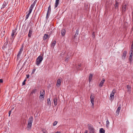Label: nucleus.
Instances as JSON below:
<instances>
[{
	"label": "nucleus",
	"instance_id": "f257e3e1",
	"mask_svg": "<svg viewBox=\"0 0 133 133\" xmlns=\"http://www.w3.org/2000/svg\"><path fill=\"white\" fill-rule=\"evenodd\" d=\"M36 2V1H35L31 5V6L30 7L29 12L26 16V19H27L28 18L29 16L32 11L33 8L35 5Z\"/></svg>",
	"mask_w": 133,
	"mask_h": 133
},
{
	"label": "nucleus",
	"instance_id": "f03ea898",
	"mask_svg": "<svg viewBox=\"0 0 133 133\" xmlns=\"http://www.w3.org/2000/svg\"><path fill=\"white\" fill-rule=\"evenodd\" d=\"M43 59V58L42 56H39L37 58L36 64L37 65H39L41 63Z\"/></svg>",
	"mask_w": 133,
	"mask_h": 133
},
{
	"label": "nucleus",
	"instance_id": "7ed1b4c3",
	"mask_svg": "<svg viewBox=\"0 0 133 133\" xmlns=\"http://www.w3.org/2000/svg\"><path fill=\"white\" fill-rule=\"evenodd\" d=\"M116 92V90L115 89H114L112 91V92L110 96V99L111 100V101H112L114 99V96L115 95V93Z\"/></svg>",
	"mask_w": 133,
	"mask_h": 133
},
{
	"label": "nucleus",
	"instance_id": "20e7f679",
	"mask_svg": "<svg viewBox=\"0 0 133 133\" xmlns=\"http://www.w3.org/2000/svg\"><path fill=\"white\" fill-rule=\"evenodd\" d=\"M91 101L92 103L91 107L92 108L94 107V96L92 95H91L90 96Z\"/></svg>",
	"mask_w": 133,
	"mask_h": 133
},
{
	"label": "nucleus",
	"instance_id": "39448f33",
	"mask_svg": "<svg viewBox=\"0 0 133 133\" xmlns=\"http://www.w3.org/2000/svg\"><path fill=\"white\" fill-rule=\"evenodd\" d=\"M40 95L39 96L40 98H43L44 97L45 91L43 90H42L40 92Z\"/></svg>",
	"mask_w": 133,
	"mask_h": 133
},
{
	"label": "nucleus",
	"instance_id": "423d86ee",
	"mask_svg": "<svg viewBox=\"0 0 133 133\" xmlns=\"http://www.w3.org/2000/svg\"><path fill=\"white\" fill-rule=\"evenodd\" d=\"M88 128L89 130V133H95V129L92 127L90 126Z\"/></svg>",
	"mask_w": 133,
	"mask_h": 133
},
{
	"label": "nucleus",
	"instance_id": "0eeeda50",
	"mask_svg": "<svg viewBox=\"0 0 133 133\" xmlns=\"http://www.w3.org/2000/svg\"><path fill=\"white\" fill-rule=\"evenodd\" d=\"M23 47H21L19 51L18 55H17V59H18L20 58L21 55V54L23 50Z\"/></svg>",
	"mask_w": 133,
	"mask_h": 133
},
{
	"label": "nucleus",
	"instance_id": "6e6552de",
	"mask_svg": "<svg viewBox=\"0 0 133 133\" xmlns=\"http://www.w3.org/2000/svg\"><path fill=\"white\" fill-rule=\"evenodd\" d=\"M33 121V118L32 117H30L29 118L28 125H31Z\"/></svg>",
	"mask_w": 133,
	"mask_h": 133
},
{
	"label": "nucleus",
	"instance_id": "1a4fd4ad",
	"mask_svg": "<svg viewBox=\"0 0 133 133\" xmlns=\"http://www.w3.org/2000/svg\"><path fill=\"white\" fill-rule=\"evenodd\" d=\"M51 11V5L50 4L48 8V10L46 14V17H48V15L50 14V12Z\"/></svg>",
	"mask_w": 133,
	"mask_h": 133
},
{
	"label": "nucleus",
	"instance_id": "9d476101",
	"mask_svg": "<svg viewBox=\"0 0 133 133\" xmlns=\"http://www.w3.org/2000/svg\"><path fill=\"white\" fill-rule=\"evenodd\" d=\"M33 31V29L32 28L30 29L29 33L28 34V36L29 37H31Z\"/></svg>",
	"mask_w": 133,
	"mask_h": 133
},
{
	"label": "nucleus",
	"instance_id": "9b49d317",
	"mask_svg": "<svg viewBox=\"0 0 133 133\" xmlns=\"http://www.w3.org/2000/svg\"><path fill=\"white\" fill-rule=\"evenodd\" d=\"M131 87L129 85H127V91L129 94H130L131 92Z\"/></svg>",
	"mask_w": 133,
	"mask_h": 133
},
{
	"label": "nucleus",
	"instance_id": "f8f14e48",
	"mask_svg": "<svg viewBox=\"0 0 133 133\" xmlns=\"http://www.w3.org/2000/svg\"><path fill=\"white\" fill-rule=\"evenodd\" d=\"M120 1L119 0H116V3L115 5V6L116 9L117 8L119 3H120Z\"/></svg>",
	"mask_w": 133,
	"mask_h": 133
},
{
	"label": "nucleus",
	"instance_id": "ddd939ff",
	"mask_svg": "<svg viewBox=\"0 0 133 133\" xmlns=\"http://www.w3.org/2000/svg\"><path fill=\"white\" fill-rule=\"evenodd\" d=\"M105 81V79L104 78H103L99 84V87H102L103 86Z\"/></svg>",
	"mask_w": 133,
	"mask_h": 133
},
{
	"label": "nucleus",
	"instance_id": "4468645a",
	"mask_svg": "<svg viewBox=\"0 0 133 133\" xmlns=\"http://www.w3.org/2000/svg\"><path fill=\"white\" fill-rule=\"evenodd\" d=\"M133 53H130V55L129 58V61H130V63H131V62H132V56Z\"/></svg>",
	"mask_w": 133,
	"mask_h": 133
},
{
	"label": "nucleus",
	"instance_id": "2eb2a0df",
	"mask_svg": "<svg viewBox=\"0 0 133 133\" xmlns=\"http://www.w3.org/2000/svg\"><path fill=\"white\" fill-rule=\"evenodd\" d=\"M57 97H55L54 98L53 101L54 104L55 106H56L57 104Z\"/></svg>",
	"mask_w": 133,
	"mask_h": 133
},
{
	"label": "nucleus",
	"instance_id": "dca6fc26",
	"mask_svg": "<svg viewBox=\"0 0 133 133\" xmlns=\"http://www.w3.org/2000/svg\"><path fill=\"white\" fill-rule=\"evenodd\" d=\"M61 81L60 79H58L57 81L56 85H57V87H59L61 85Z\"/></svg>",
	"mask_w": 133,
	"mask_h": 133
},
{
	"label": "nucleus",
	"instance_id": "f3484780",
	"mask_svg": "<svg viewBox=\"0 0 133 133\" xmlns=\"http://www.w3.org/2000/svg\"><path fill=\"white\" fill-rule=\"evenodd\" d=\"M121 109V107H118L116 111V115H118L119 114V112L120 111V110Z\"/></svg>",
	"mask_w": 133,
	"mask_h": 133
},
{
	"label": "nucleus",
	"instance_id": "a211bd4d",
	"mask_svg": "<svg viewBox=\"0 0 133 133\" xmlns=\"http://www.w3.org/2000/svg\"><path fill=\"white\" fill-rule=\"evenodd\" d=\"M59 0H56L55 3V8H57L59 4Z\"/></svg>",
	"mask_w": 133,
	"mask_h": 133
},
{
	"label": "nucleus",
	"instance_id": "6ab92c4d",
	"mask_svg": "<svg viewBox=\"0 0 133 133\" xmlns=\"http://www.w3.org/2000/svg\"><path fill=\"white\" fill-rule=\"evenodd\" d=\"M66 31L64 29H62L61 31V34L62 36H64L65 34Z\"/></svg>",
	"mask_w": 133,
	"mask_h": 133
},
{
	"label": "nucleus",
	"instance_id": "aec40b11",
	"mask_svg": "<svg viewBox=\"0 0 133 133\" xmlns=\"http://www.w3.org/2000/svg\"><path fill=\"white\" fill-rule=\"evenodd\" d=\"M127 5H123L122 9V11L123 12H124L127 9Z\"/></svg>",
	"mask_w": 133,
	"mask_h": 133
},
{
	"label": "nucleus",
	"instance_id": "412c9836",
	"mask_svg": "<svg viewBox=\"0 0 133 133\" xmlns=\"http://www.w3.org/2000/svg\"><path fill=\"white\" fill-rule=\"evenodd\" d=\"M127 53V52L126 51H125L123 52V55L122 56V58H125V57L126 56Z\"/></svg>",
	"mask_w": 133,
	"mask_h": 133
},
{
	"label": "nucleus",
	"instance_id": "4be33fe9",
	"mask_svg": "<svg viewBox=\"0 0 133 133\" xmlns=\"http://www.w3.org/2000/svg\"><path fill=\"white\" fill-rule=\"evenodd\" d=\"M49 38V36L48 35L45 34L43 37V40H45L47 38Z\"/></svg>",
	"mask_w": 133,
	"mask_h": 133
},
{
	"label": "nucleus",
	"instance_id": "5701e85b",
	"mask_svg": "<svg viewBox=\"0 0 133 133\" xmlns=\"http://www.w3.org/2000/svg\"><path fill=\"white\" fill-rule=\"evenodd\" d=\"M93 77V75L91 74H90L89 77V82L91 81Z\"/></svg>",
	"mask_w": 133,
	"mask_h": 133
},
{
	"label": "nucleus",
	"instance_id": "b1692460",
	"mask_svg": "<svg viewBox=\"0 0 133 133\" xmlns=\"http://www.w3.org/2000/svg\"><path fill=\"white\" fill-rule=\"evenodd\" d=\"M16 29L14 30H13L12 31V32L11 34V36L13 37L14 35H15V33L16 32Z\"/></svg>",
	"mask_w": 133,
	"mask_h": 133
},
{
	"label": "nucleus",
	"instance_id": "393cba45",
	"mask_svg": "<svg viewBox=\"0 0 133 133\" xmlns=\"http://www.w3.org/2000/svg\"><path fill=\"white\" fill-rule=\"evenodd\" d=\"M99 132L100 133H104L105 131L103 128H101L99 130Z\"/></svg>",
	"mask_w": 133,
	"mask_h": 133
},
{
	"label": "nucleus",
	"instance_id": "a878e982",
	"mask_svg": "<svg viewBox=\"0 0 133 133\" xmlns=\"http://www.w3.org/2000/svg\"><path fill=\"white\" fill-rule=\"evenodd\" d=\"M79 30V29H77L76 30V31L75 34V37L77 36V35H78V34Z\"/></svg>",
	"mask_w": 133,
	"mask_h": 133
},
{
	"label": "nucleus",
	"instance_id": "bb28decb",
	"mask_svg": "<svg viewBox=\"0 0 133 133\" xmlns=\"http://www.w3.org/2000/svg\"><path fill=\"white\" fill-rule=\"evenodd\" d=\"M47 103L48 105H50L51 104V102L50 101V99L49 98H48L47 99Z\"/></svg>",
	"mask_w": 133,
	"mask_h": 133
},
{
	"label": "nucleus",
	"instance_id": "cd10ccee",
	"mask_svg": "<svg viewBox=\"0 0 133 133\" xmlns=\"http://www.w3.org/2000/svg\"><path fill=\"white\" fill-rule=\"evenodd\" d=\"M56 41H54L52 43L51 45V47H54V45H55L56 43Z\"/></svg>",
	"mask_w": 133,
	"mask_h": 133
},
{
	"label": "nucleus",
	"instance_id": "c85d7f7f",
	"mask_svg": "<svg viewBox=\"0 0 133 133\" xmlns=\"http://www.w3.org/2000/svg\"><path fill=\"white\" fill-rule=\"evenodd\" d=\"M31 125H28L27 127L26 128L27 129L29 130H31Z\"/></svg>",
	"mask_w": 133,
	"mask_h": 133
},
{
	"label": "nucleus",
	"instance_id": "c756f323",
	"mask_svg": "<svg viewBox=\"0 0 133 133\" xmlns=\"http://www.w3.org/2000/svg\"><path fill=\"white\" fill-rule=\"evenodd\" d=\"M36 89H33L32 90V91L31 92L30 95H31L32 94H35L36 92Z\"/></svg>",
	"mask_w": 133,
	"mask_h": 133
},
{
	"label": "nucleus",
	"instance_id": "7c9ffc66",
	"mask_svg": "<svg viewBox=\"0 0 133 133\" xmlns=\"http://www.w3.org/2000/svg\"><path fill=\"white\" fill-rule=\"evenodd\" d=\"M36 68L35 67H34L33 68V69L32 70V74H34V73L35 72V70H36Z\"/></svg>",
	"mask_w": 133,
	"mask_h": 133
},
{
	"label": "nucleus",
	"instance_id": "2f4dec72",
	"mask_svg": "<svg viewBox=\"0 0 133 133\" xmlns=\"http://www.w3.org/2000/svg\"><path fill=\"white\" fill-rule=\"evenodd\" d=\"M92 37L93 38H95V34L94 32H93L92 34Z\"/></svg>",
	"mask_w": 133,
	"mask_h": 133
},
{
	"label": "nucleus",
	"instance_id": "473e14b6",
	"mask_svg": "<svg viewBox=\"0 0 133 133\" xmlns=\"http://www.w3.org/2000/svg\"><path fill=\"white\" fill-rule=\"evenodd\" d=\"M26 80H25L22 83V85H24L25 84V81H26Z\"/></svg>",
	"mask_w": 133,
	"mask_h": 133
},
{
	"label": "nucleus",
	"instance_id": "72a5a7b5",
	"mask_svg": "<svg viewBox=\"0 0 133 133\" xmlns=\"http://www.w3.org/2000/svg\"><path fill=\"white\" fill-rule=\"evenodd\" d=\"M58 123V122L57 121H55L53 123V125H56Z\"/></svg>",
	"mask_w": 133,
	"mask_h": 133
},
{
	"label": "nucleus",
	"instance_id": "f704fd0d",
	"mask_svg": "<svg viewBox=\"0 0 133 133\" xmlns=\"http://www.w3.org/2000/svg\"><path fill=\"white\" fill-rule=\"evenodd\" d=\"M70 58V57H68L67 58H66L65 59V61H68V60Z\"/></svg>",
	"mask_w": 133,
	"mask_h": 133
},
{
	"label": "nucleus",
	"instance_id": "c9c22d12",
	"mask_svg": "<svg viewBox=\"0 0 133 133\" xmlns=\"http://www.w3.org/2000/svg\"><path fill=\"white\" fill-rule=\"evenodd\" d=\"M130 53H133V49H130Z\"/></svg>",
	"mask_w": 133,
	"mask_h": 133
},
{
	"label": "nucleus",
	"instance_id": "e433bc0d",
	"mask_svg": "<svg viewBox=\"0 0 133 133\" xmlns=\"http://www.w3.org/2000/svg\"><path fill=\"white\" fill-rule=\"evenodd\" d=\"M11 111H10L9 112V116H10Z\"/></svg>",
	"mask_w": 133,
	"mask_h": 133
},
{
	"label": "nucleus",
	"instance_id": "4c0bfd02",
	"mask_svg": "<svg viewBox=\"0 0 133 133\" xmlns=\"http://www.w3.org/2000/svg\"><path fill=\"white\" fill-rule=\"evenodd\" d=\"M109 121H106V124H107V125H108L109 124Z\"/></svg>",
	"mask_w": 133,
	"mask_h": 133
},
{
	"label": "nucleus",
	"instance_id": "58836bf2",
	"mask_svg": "<svg viewBox=\"0 0 133 133\" xmlns=\"http://www.w3.org/2000/svg\"><path fill=\"white\" fill-rule=\"evenodd\" d=\"M131 49H133V45L132 44L131 45Z\"/></svg>",
	"mask_w": 133,
	"mask_h": 133
},
{
	"label": "nucleus",
	"instance_id": "ea45409f",
	"mask_svg": "<svg viewBox=\"0 0 133 133\" xmlns=\"http://www.w3.org/2000/svg\"><path fill=\"white\" fill-rule=\"evenodd\" d=\"M29 76H30L29 75H26V77H27V78H29Z\"/></svg>",
	"mask_w": 133,
	"mask_h": 133
},
{
	"label": "nucleus",
	"instance_id": "a19ab883",
	"mask_svg": "<svg viewBox=\"0 0 133 133\" xmlns=\"http://www.w3.org/2000/svg\"><path fill=\"white\" fill-rule=\"evenodd\" d=\"M78 65L79 67H81V64H78Z\"/></svg>",
	"mask_w": 133,
	"mask_h": 133
},
{
	"label": "nucleus",
	"instance_id": "79ce46f5",
	"mask_svg": "<svg viewBox=\"0 0 133 133\" xmlns=\"http://www.w3.org/2000/svg\"><path fill=\"white\" fill-rule=\"evenodd\" d=\"M3 80L2 79H0V83L3 82Z\"/></svg>",
	"mask_w": 133,
	"mask_h": 133
},
{
	"label": "nucleus",
	"instance_id": "37998d69",
	"mask_svg": "<svg viewBox=\"0 0 133 133\" xmlns=\"http://www.w3.org/2000/svg\"><path fill=\"white\" fill-rule=\"evenodd\" d=\"M88 131L87 130H86L84 133H88Z\"/></svg>",
	"mask_w": 133,
	"mask_h": 133
},
{
	"label": "nucleus",
	"instance_id": "c03bdc74",
	"mask_svg": "<svg viewBox=\"0 0 133 133\" xmlns=\"http://www.w3.org/2000/svg\"><path fill=\"white\" fill-rule=\"evenodd\" d=\"M77 69L78 70H79V69L78 68H77Z\"/></svg>",
	"mask_w": 133,
	"mask_h": 133
},
{
	"label": "nucleus",
	"instance_id": "a18cd8bd",
	"mask_svg": "<svg viewBox=\"0 0 133 133\" xmlns=\"http://www.w3.org/2000/svg\"><path fill=\"white\" fill-rule=\"evenodd\" d=\"M55 133H61L60 132H56Z\"/></svg>",
	"mask_w": 133,
	"mask_h": 133
},
{
	"label": "nucleus",
	"instance_id": "49530a36",
	"mask_svg": "<svg viewBox=\"0 0 133 133\" xmlns=\"http://www.w3.org/2000/svg\"><path fill=\"white\" fill-rule=\"evenodd\" d=\"M44 132V133H46V132H47L46 131H45L44 132Z\"/></svg>",
	"mask_w": 133,
	"mask_h": 133
},
{
	"label": "nucleus",
	"instance_id": "de8ad7c7",
	"mask_svg": "<svg viewBox=\"0 0 133 133\" xmlns=\"http://www.w3.org/2000/svg\"><path fill=\"white\" fill-rule=\"evenodd\" d=\"M132 18H133V14H132Z\"/></svg>",
	"mask_w": 133,
	"mask_h": 133
}]
</instances>
